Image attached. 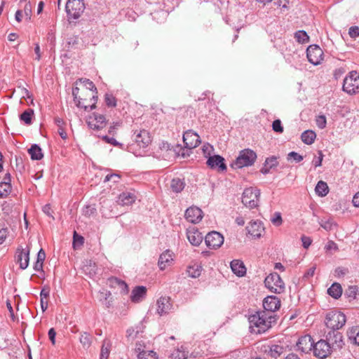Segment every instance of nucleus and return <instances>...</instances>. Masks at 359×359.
Masks as SVG:
<instances>
[{"label":"nucleus","instance_id":"603ef678","mask_svg":"<svg viewBox=\"0 0 359 359\" xmlns=\"http://www.w3.org/2000/svg\"><path fill=\"white\" fill-rule=\"evenodd\" d=\"M106 104L108 107H116V98L111 94L107 93L104 96Z\"/></svg>","mask_w":359,"mask_h":359},{"label":"nucleus","instance_id":"6e6d98bb","mask_svg":"<svg viewBox=\"0 0 359 359\" xmlns=\"http://www.w3.org/2000/svg\"><path fill=\"white\" fill-rule=\"evenodd\" d=\"M325 250L327 252L329 251H337L338 250V246L336 243H334L332 241H329L326 245H325Z\"/></svg>","mask_w":359,"mask_h":359},{"label":"nucleus","instance_id":"680f3d73","mask_svg":"<svg viewBox=\"0 0 359 359\" xmlns=\"http://www.w3.org/2000/svg\"><path fill=\"white\" fill-rule=\"evenodd\" d=\"M7 234V229L4 227V225H2L0 224V244H2L6 238Z\"/></svg>","mask_w":359,"mask_h":359},{"label":"nucleus","instance_id":"09e8293b","mask_svg":"<svg viewBox=\"0 0 359 359\" xmlns=\"http://www.w3.org/2000/svg\"><path fill=\"white\" fill-rule=\"evenodd\" d=\"M147 349H148V348H147V345L144 341H137V343L135 344V353H137V357L140 355V353L144 352Z\"/></svg>","mask_w":359,"mask_h":359},{"label":"nucleus","instance_id":"f3484780","mask_svg":"<svg viewBox=\"0 0 359 359\" xmlns=\"http://www.w3.org/2000/svg\"><path fill=\"white\" fill-rule=\"evenodd\" d=\"M248 234L254 238H259L262 236L264 227L261 221H252L246 227Z\"/></svg>","mask_w":359,"mask_h":359},{"label":"nucleus","instance_id":"3c124183","mask_svg":"<svg viewBox=\"0 0 359 359\" xmlns=\"http://www.w3.org/2000/svg\"><path fill=\"white\" fill-rule=\"evenodd\" d=\"M264 164H265V165H267L268 167H269V168L271 169V168L276 167L278 165V162L277 161L276 157L271 156V157L267 158L265 160Z\"/></svg>","mask_w":359,"mask_h":359},{"label":"nucleus","instance_id":"412c9836","mask_svg":"<svg viewBox=\"0 0 359 359\" xmlns=\"http://www.w3.org/2000/svg\"><path fill=\"white\" fill-rule=\"evenodd\" d=\"M187 236L188 241L192 245L198 246L202 243L203 236L194 226H191L187 229Z\"/></svg>","mask_w":359,"mask_h":359},{"label":"nucleus","instance_id":"a19ab883","mask_svg":"<svg viewBox=\"0 0 359 359\" xmlns=\"http://www.w3.org/2000/svg\"><path fill=\"white\" fill-rule=\"evenodd\" d=\"M320 225L326 231H331L334 229V227L336 226V224L332 219H321L320 222Z\"/></svg>","mask_w":359,"mask_h":359},{"label":"nucleus","instance_id":"f03ea898","mask_svg":"<svg viewBox=\"0 0 359 359\" xmlns=\"http://www.w3.org/2000/svg\"><path fill=\"white\" fill-rule=\"evenodd\" d=\"M134 140L136 145L140 147V149H135V145H130L128 147L129 151L133 153L136 156H142L144 154V149L147 147L151 142V136L149 133L146 130H140L137 133H134Z\"/></svg>","mask_w":359,"mask_h":359},{"label":"nucleus","instance_id":"72a5a7b5","mask_svg":"<svg viewBox=\"0 0 359 359\" xmlns=\"http://www.w3.org/2000/svg\"><path fill=\"white\" fill-rule=\"evenodd\" d=\"M184 182L180 178H175L171 181L170 187L174 192L179 193L184 188Z\"/></svg>","mask_w":359,"mask_h":359},{"label":"nucleus","instance_id":"39448f33","mask_svg":"<svg viewBox=\"0 0 359 359\" xmlns=\"http://www.w3.org/2000/svg\"><path fill=\"white\" fill-rule=\"evenodd\" d=\"M260 190L256 187H248L245 189L242 195V203L243 205L252 209L257 208L259 204Z\"/></svg>","mask_w":359,"mask_h":359},{"label":"nucleus","instance_id":"5fc2aeb1","mask_svg":"<svg viewBox=\"0 0 359 359\" xmlns=\"http://www.w3.org/2000/svg\"><path fill=\"white\" fill-rule=\"evenodd\" d=\"M326 123H327V121H326V118L324 115H320V116H318L317 118H316V125L318 126V127L320 129H323L326 127Z\"/></svg>","mask_w":359,"mask_h":359},{"label":"nucleus","instance_id":"a878e982","mask_svg":"<svg viewBox=\"0 0 359 359\" xmlns=\"http://www.w3.org/2000/svg\"><path fill=\"white\" fill-rule=\"evenodd\" d=\"M136 200V196L131 192H123L121 193L118 198L117 203L120 205H132Z\"/></svg>","mask_w":359,"mask_h":359},{"label":"nucleus","instance_id":"7ed1b4c3","mask_svg":"<svg viewBox=\"0 0 359 359\" xmlns=\"http://www.w3.org/2000/svg\"><path fill=\"white\" fill-rule=\"evenodd\" d=\"M257 159L256 153L250 149H245L240 151L235 161L231 164L233 168H242L254 164Z\"/></svg>","mask_w":359,"mask_h":359},{"label":"nucleus","instance_id":"9b49d317","mask_svg":"<svg viewBox=\"0 0 359 359\" xmlns=\"http://www.w3.org/2000/svg\"><path fill=\"white\" fill-rule=\"evenodd\" d=\"M332 348L327 340L321 339L316 343L313 347L315 356L319 358H325L332 352Z\"/></svg>","mask_w":359,"mask_h":359},{"label":"nucleus","instance_id":"5701e85b","mask_svg":"<svg viewBox=\"0 0 359 359\" xmlns=\"http://www.w3.org/2000/svg\"><path fill=\"white\" fill-rule=\"evenodd\" d=\"M147 295V288L144 286L135 287L130 294V300L133 303H140L143 301Z\"/></svg>","mask_w":359,"mask_h":359},{"label":"nucleus","instance_id":"c756f323","mask_svg":"<svg viewBox=\"0 0 359 359\" xmlns=\"http://www.w3.org/2000/svg\"><path fill=\"white\" fill-rule=\"evenodd\" d=\"M316 194L320 197L325 196L329 192V188L326 182L319 181L315 188Z\"/></svg>","mask_w":359,"mask_h":359},{"label":"nucleus","instance_id":"f257e3e1","mask_svg":"<svg viewBox=\"0 0 359 359\" xmlns=\"http://www.w3.org/2000/svg\"><path fill=\"white\" fill-rule=\"evenodd\" d=\"M250 330L252 333L261 334L266 332L276 322V317L266 311H257L248 318Z\"/></svg>","mask_w":359,"mask_h":359},{"label":"nucleus","instance_id":"e2e57ef3","mask_svg":"<svg viewBox=\"0 0 359 359\" xmlns=\"http://www.w3.org/2000/svg\"><path fill=\"white\" fill-rule=\"evenodd\" d=\"M301 239L303 247L306 249L309 248V247L311 245L312 243L311 238L310 237L303 236Z\"/></svg>","mask_w":359,"mask_h":359},{"label":"nucleus","instance_id":"393cba45","mask_svg":"<svg viewBox=\"0 0 359 359\" xmlns=\"http://www.w3.org/2000/svg\"><path fill=\"white\" fill-rule=\"evenodd\" d=\"M231 269L234 274L243 277L246 274V268L241 260L233 259L230 263Z\"/></svg>","mask_w":359,"mask_h":359},{"label":"nucleus","instance_id":"ddd939ff","mask_svg":"<svg viewBox=\"0 0 359 359\" xmlns=\"http://www.w3.org/2000/svg\"><path fill=\"white\" fill-rule=\"evenodd\" d=\"M326 340L332 349H339L344 346L342 334L337 330H331L326 335Z\"/></svg>","mask_w":359,"mask_h":359},{"label":"nucleus","instance_id":"69168bd1","mask_svg":"<svg viewBox=\"0 0 359 359\" xmlns=\"http://www.w3.org/2000/svg\"><path fill=\"white\" fill-rule=\"evenodd\" d=\"M348 273V269L344 267H338L335 269V275L338 277L344 276Z\"/></svg>","mask_w":359,"mask_h":359},{"label":"nucleus","instance_id":"473e14b6","mask_svg":"<svg viewBox=\"0 0 359 359\" xmlns=\"http://www.w3.org/2000/svg\"><path fill=\"white\" fill-rule=\"evenodd\" d=\"M111 342L109 340L104 339L102 343L100 353V359H107L110 353Z\"/></svg>","mask_w":359,"mask_h":359},{"label":"nucleus","instance_id":"c03bdc74","mask_svg":"<svg viewBox=\"0 0 359 359\" xmlns=\"http://www.w3.org/2000/svg\"><path fill=\"white\" fill-rule=\"evenodd\" d=\"M188 274L191 278H197L201 275V267L198 265L189 266L187 270Z\"/></svg>","mask_w":359,"mask_h":359},{"label":"nucleus","instance_id":"f704fd0d","mask_svg":"<svg viewBox=\"0 0 359 359\" xmlns=\"http://www.w3.org/2000/svg\"><path fill=\"white\" fill-rule=\"evenodd\" d=\"M79 341L85 349H88L92 343L91 337L90 334L87 332H83L81 334Z\"/></svg>","mask_w":359,"mask_h":359},{"label":"nucleus","instance_id":"ea45409f","mask_svg":"<svg viewBox=\"0 0 359 359\" xmlns=\"http://www.w3.org/2000/svg\"><path fill=\"white\" fill-rule=\"evenodd\" d=\"M138 359H158L156 353L152 350L147 349L144 352L140 353Z\"/></svg>","mask_w":359,"mask_h":359},{"label":"nucleus","instance_id":"9d476101","mask_svg":"<svg viewBox=\"0 0 359 359\" xmlns=\"http://www.w3.org/2000/svg\"><path fill=\"white\" fill-rule=\"evenodd\" d=\"M309 61L313 65H318L323 60V51L318 45H311L306 49Z\"/></svg>","mask_w":359,"mask_h":359},{"label":"nucleus","instance_id":"20e7f679","mask_svg":"<svg viewBox=\"0 0 359 359\" xmlns=\"http://www.w3.org/2000/svg\"><path fill=\"white\" fill-rule=\"evenodd\" d=\"M342 89L348 95L359 93V74L356 71H351L345 76Z\"/></svg>","mask_w":359,"mask_h":359},{"label":"nucleus","instance_id":"0eeeda50","mask_svg":"<svg viewBox=\"0 0 359 359\" xmlns=\"http://www.w3.org/2000/svg\"><path fill=\"white\" fill-rule=\"evenodd\" d=\"M265 286L272 292L280 294L285 290V283L277 273H272L264 280Z\"/></svg>","mask_w":359,"mask_h":359},{"label":"nucleus","instance_id":"774afa93","mask_svg":"<svg viewBox=\"0 0 359 359\" xmlns=\"http://www.w3.org/2000/svg\"><path fill=\"white\" fill-rule=\"evenodd\" d=\"M48 337L51 341V343L54 345L55 344V336H56V332L55 331L54 328H50L48 330Z\"/></svg>","mask_w":359,"mask_h":359},{"label":"nucleus","instance_id":"13d9d810","mask_svg":"<svg viewBox=\"0 0 359 359\" xmlns=\"http://www.w3.org/2000/svg\"><path fill=\"white\" fill-rule=\"evenodd\" d=\"M102 139L107 143L112 144L114 146H121L122 144L117 142L114 137H110L107 135L102 136Z\"/></svg>","mask_w":359,"mask_h":359},{"label":"nucleus","instance_id":"c85d7f7f","mask_svg":"<svg viewBox=\"0 0 359 359\" xmlns=\"http://www.w3.org/2000/svg\"><path fill=\"white\" fill-rule=\"evenodd\" d=\"M347 334L351 343L359 346V326H354L350 328Z\"/></svg>","mask_w":359,"mask_h":359},{"label":"nucleus","instance_id":"052dcab7","mask_svg":"<svg viewBox=\"0 0 359 359\" xmlns=\"http://www.w3.org/2000/svg\"><path fill=\"white\" fill-rule=\"evenodd\" d=\"M348 34L351 38H356L359 36V27L357 26H352L349 28Z\"/></svg>","mask_w":359,"mask_h":359},{"label":"nucleus","instance_id":"423d86ee","mask_svg":"<svg viewBox=\"0 0 359 359\" xmlns=\"http://www.w3.org/2000/svg\"><path fill=\"white\" fill-rule=\"evenodd\" d=\"M346 321L345 315L337 311L329 312L326 316L325 325L332 330H337L342 327Z\"/></svg>","mask_w":359,"mask_h":359},{"label":"nucleus","instance_id":"4d7b16f0","mask_svg":"<svg viewBox=\"0 0 359 359\" xmlns=\"http://www.w3.org/2000/svg\"><path fill=\"white\" fill-rule=\"evenodd\" d=\"M318 156H315L313 159V164L315 167H319L322 165V161L323 159V154L321 151H318Z\"/></svg>","mask_w":359,"mask_h":359},{"label":"nucleus","instance_id":"49530a36","mask_svg":"<svg viewBox=\"0 0 359 359\" xmlns=\"http://www.w3.org/2000/svg\"><path fill=\"white\" fill-rule=\"evenodd\" d=\"M187 353L182 350L176 349L171 354L172 359H186Z\"/></svg>","mask_w":359,"mask_h":359},{"label":"nucleus","instance_id":"2eb2a0df","mask_svg":"<svg viewBox=\"0 0 359 359\" xmlns=\"http://www.w3.org/2000/svg\"><path fill=\"white\" fill-rule=\"evenodd\" d=\"M296 346L298 351L304 353H309L313 350L314 341L310 335L306 334L299 338Z\"/></svg>","mask_w":359,"mask_h":359},{"label":"nucleus","instance_id":"aec40b11","mask_svg":"<svg viewBox=\"0 0 359 359\" xmlns=\"http://www.w3.org/2000/svg\"><path fill=\"white\" fill-rule=\"evenodd\" d=\"M184 216L188 222L196 224L202 219L203 212L200 208L193 206L187 209Z\"/></svg>","mask_w":359,"mask_h":359},{"label":"nucleus","instance_id":"e433bc0d","mask_svg":"<svg viewBox=\"0 0 359 359\" xmlns=\"http://www.w3.org/2000/svg\"><path fill=\"white\" fill-rule=\"evenodd\" d=\"M34 114V111L32 109H28L25 110L20 116V118L22 121L25 122V123L29 125L32 123V118Z\"/></svg>","mask_w":359,"mask_h":359},{"label":"nucleus","instance_id":"dca6fc26","mask_svg":"<svg viewBox=\"0 0 359 359\" xmlns=\"http://www.w3.org/2000/svg\"><path fill=\"white\" fill-rule=\"evenodd\" d=\"M280 306V302L276 296H268L263 301V307L264 309L263 311H266L272 315H273V312L279 309Z\"/></svg>","mask_w":359,"mask_h":359},{"label":"nucleus","instance_id":"c9c22d12","mask_svg":"<svg viewBox=\"0 0 359 359\" xmlns=\"http://www.w3.org/2000/svg\"><path fill=\"white\" fill-rule=\"evenodd\" d=\"M284 348L280 345H272L270 347L269 354L271 357L277 358L283 353Z\"/></svg>","mask_w":359,"mask_h":359},{"label":"nucleus","instance_id":"0e129e2a","mask_svg":"<svg viewBox=\"0 0 359 359\" xmlns=\"http://www.w3.org/2000/svg\"><path fill=\"white\" fill-rule=\"evenodd\" d=\"M121 122H114L112 125L109 127L108 133L110 135H114L116 133V130L118 129V127L121 126Z\"/></svg>","mask_w":359,"mask_h":359},{"label":"nucleus","instance_id":"4be33fe9","mask_svg":"<svg viewBox=\"0 0 359 359\" xmlns=\"http://www.w3.org/2000/svg\"><path fill=\"white\" fill-rule=\"evenodd\" d=\"M173 257V253L168 250L161 254L158 262L159 269L163 271L171 266L174 261Z\"/></svg>","mask_w":359,"mask_h":359},{"label":"nucleus","instance_id":"6ab92c4d","mask_svg":"<svg viewBox=\"0 0 359 359\" xmlns=\"http://www.w3.org/2000/svg\"><path fill=\"white\" fill-rule=\"evenodd\" d=\"M207 165L211 169L217 170L218 171L223 172L226 170L224 158L219 155L209 156L207 161Z\"/></svg>","mask_w":359,"mask_h":359},{"label":"nucleus","instance_id":"bf43d9fd","mask_svg":"<svg viewBox=\"0 0 359 359\" xmlns=\"http://www.w3.org/2000/svg\"><path fill=\"white\" fill-rule=\"evenodd\" d=\"M290 158H293V160L297 163L302 161L304 158L302 155L299 154L298 153H297L295 151H291L288 154L287 159H289Z\"/></svg>","mask_w":359,"mask_h":359},{"label":"nucleus","instance_id":"4c0bfd02","mask_svg":"<svg viewBox=\"0 0 359 359\" xmlns=\"http://www.w3.org/2000/svg\"><path fill=\"white\" fill-rule=\"evenodd\" d=\"M294 38L300 43H307L309 40V36L304 30H299L296 32L294 34Z\"/></svg>","mask_w":359,"mask_h":359},{"label":"nucleus","instance_id":"79ce46f5","mask_svg":"<svg viewBox=\"0 0 359 359\" xmlns=\"http://www.w3.org/2000/svg\"><path fill=\"white\" fill-rule=\"evenodd\" d=\"M359 294V288L356 285H351L346 290V294L348 297L355 299Z\"/></svg>","mask_w":359,"mask_h":359},{"label":"nucleus","instance_id":"58836bf2","mask_svg":"<svg viewBox=\"0 0 359 359\" xmlns=\"http://www.w3.org/2000/svg\"><path fill=\"white\" fill-rule=\"evenodd\" d=\"M11 190V184L8 182H0V198L6 197Z\"/></svg>","mask_w":359,"mask_h":359},{"label":"nucleus","instance_id":"b1692460","mask_svg":"<svg viewBox=\"0 0 359 359\" xmlns=\"http://www.w3.org/2000/svg\"><path fill=\"white\" fill-rule=\"evenodd\" d=\"M17 253V262L20 265V268L22 269H27L29 261V249L18 248Z\"/></svg>","mask_w":359,"mask_h":359},{"label":"nucleus","instance_id":"7c9ffc66","mask_svg":"<svg viewBox=\"0 0 359 359\" xmlns=\"http://www.w3.org/2000/svg\"><path fill=\"white\" fill-rule=\"evenodd\" d=\"M28 152L32 160H41L43 156L41 149L37 144L32 145Z\"/></svg>","mask_w":359,"mask_h":359},{"label":"nucleus","instance_id":"1a4fd4ad","mask_svg":"<svg viewBox=\"0 0 359 359\" xmlns=\"http://www.w3.org/2000/svg\"><path fill=\"white\" fill-rule=\"evenodd\" d=\"M86 123L88 128L95 132L100 131L107 126L105 116L95 112L93 113L87 118Z\"/></svg>","mask_w":359,"mask_h":359},{"label":"nucleus","instance_id":"8fccbe9b","mask_svg":"<svg viewBox=\"0 0 359 359\" xmlns=\"http://www.w3.org/2000/svg\"><path fill=\"white\" fill-rule=\"evenodd\" d=\"M80 81L83 84V86L92 90V91H95L97 93V88L95 86L94 83H93V81H91L89 79H80Z\"/></svg>","mask_w":359,"mask_h":359},{"label":"nucleus","instance_id":"de8ad7c7","mask_svg":"<svg viewBox=\"0 0 359 359\" xmlns=\"http://www.w3.org/2000/svg\"><path fill=\"white\" fill-rule=\"evenodd\" d=\"M214 148L213 147L208 144L205 143L202 147V151L205 157L209 158V156H212L211 154L213 151Z\"/></svg>","mask_w":359,"mask_h":359},{"label":"nucleus","instance_id":"cd10ccee","mask_svg":"<svg viewBox=\"0 0 359 359\" xmlns=\"http://www.w3.org/2000/svg\"><path fill=\"white\" fill-rule=\"evenodd\" d=\"M327 293L334 299H339L342 294V288L339 283H334L328 289Z\"/></svg>","mask_w":359,"mask_h":359},{"label":"nucleus","instance_id":"864d4df0","mask_svg":"<svg viewBox=\"0 0 359 359\" xmlns=\"http://www.w3.org/2000/svg\"><path fill=\"white\" fill-rule=\"evenodd\" d=\"M272 128L275 132L282 133L283 132V127L282 126L280 120L276 119L273 121Z\"/></svg>","mask_w":359,"mask_h":359},{"label":"nucleus","instance_id":"37998d69","mask_svg":"<svg viewBox=\"0 0 359 359\" xmlns=\"http://www.w3.org/2000/svg\"><path fill=\"white\" fill-rule=\"evenodd\" d=\"M111 282L116 285L117 286H118V287L120 288L121 291L123 293H127L128 291V285L126 283L125 281L121 280V279H118L117 278H114L111 279Z\"/></svg>","mask_w":359,"mask_h":359},{"label":"nucleus","instance_id":"4468645a","mask_svg":"<svg viewBox=\"0 0 359 359\" xmlns=\"http://www.w3.org/2000/svg\"><path fill=\"white\" fill-rule=\"evenodd\" d=\"M183 142L186 148L191 149L196 148L201 143V140L196 133L189 130L183 134Z\"/></svg>","mask_w":359,"mask_h":359},{"label":"nucleus","instance_id":"a18cd8bd","mask_svg":"<svg viewBox=\"0 0 359 359\" xmlns=\"http://www.w3.org/2000/svg\"><path fill=\"white\" fill-rule=\"evenodd\" d=\"M271 222L276 226H280L283 224L281 213L276 212L270 219Z\"/></svg>","mask_w":359,"mask_h":359},{"label":"nucleus","instance_id":"a211bd4d","mask_svg":"<svg viewBox=\"0 0 359 359\" xmlns=\"http://www.w3.org/2000/svg\"><path fill=\"white\" fill-rule=\"evenodd\" d=\"M156 312L161 316L168 314L172 309V305L168 297H161L156 302Z\"/></svg>","mask_w":359,"mask_h":359},{"label":"nucleus","instance_id":"338daca9","mask_svg":"<svg viewBox=\"0 0 359 359\" xmlns=\"http://www.w3.org/2000/svg\"><path fill=\"white\" fill-rule=\"evenodd\" d=\"M316 269V266H311L310 269H309L307 270V271L304 273V278H309L311 277H313L314 273H315V271Z\"/></svg>","mask_w":359,"mask_h":359},{"label":"nucleus","instance_id":"6e6552de","mask_svg":"<svg viewBox=\"0 0 359 359\" xmlns=\"http://www.w3.org/2000/svg\"><path fill=\"white\" fill-rule=\"evenodd\" d=\"M65 10L68 18L78 19L85 10V4L83 0H68Z\"/></svg>","mask_w":359,"mask_h":359},{"label":"nucleus","instance_id":"2f4dec72","mask_svg":"<svg viewBox=\"0 0 359 359\" xmlns=\"http://www.w3.org/2000/svg\"><path fill=\"white\" fill-rule=\"evenodd\" d=\"M316 137V133L313 130H306L302 135L301 139L304 144H311Z\"/></svg>","mask_w":359,"mask_h":359},{"label":"nucleus","instance_id":"bb28decb","mask_svg":"<svg viewBox=\"0 0 359 359\" xmlns=\"http://www.w3.org/2000/svg\"><path fill=\"white\" fill-rule=\"evenodd\" d=\"M82 269L86 275L93 278L97 273V267L95 262L88 259L84 262Z\"/></svg>","mask_w":359,"mask_h":359},{"label":"nucleus","instance_id":"f8f14e48","mask_svg":"<svg viewBox=\"0 0 359 359\" xmlns=\"http://www.w3.org/2000/svg\"><path fill=\"white\" fill-rule=\"evenodd\" d=\"M205 242L208 248L217 249L224 243V237L217 231H212L205 236Z\"/></svg>","mask_w":359,"mask_h":359}]
</instances>
